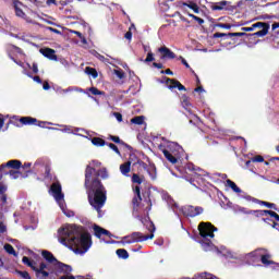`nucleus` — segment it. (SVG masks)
<instances>
[{"label":"nucleus","instance_id":"obj_53","mask_svg":"<svg viewBox=\"0 0 279 279\" xmlns=\"http://www.w3.org/2000/svg\"><path fill=\"white\" fill-rule=\"evenodd\" d=\"M96 58H97L98 60H100V62H105L106 64L110 63V61H109L106 57H104L102 54H100V53H97V54H96Z\"/></svg>","mask_w":279,"mask_h":279},{"label":"nucleus","instance_id":"obj_15","mask_svg":"<svg viewBox=\"0 0 279 279\" xmlns=\"http://www.w3.org/2000/svg\"><path fill=\"white\" fill-rule=\"evenodd\" d=\"M158 51H159V53L162 54L160 57L161 60H167V58L169 60L175 59V53L173 51H171V49L167 48L166 46L158 48Z\"/></svg>","mask_w":279,"mask_h":279},{"label":"nucleus","instance_id":"obj_22","mask_svg":"<svg viewBox=\"0 0 279 279\" xmlns=\"http://www.w3.org/2000/svg\"><path fill=\"white\" fill-rule=\"evenodd\" d=\"M56 265H57V269H60L62 274H71V271H73V267L62 262H57Z\"/></svg>","mask_w":279,"mask_h":279},{"label":"nucleus","instance_id":"obj_61","mask_svg":"<svg viewBox=\"0 0 279 279\" xmlns=\"http://www.w3.org/2000/svg\"><path fill=\"white\" fill-rule=\"evenodd\" d=\"M226 36H228V34H226V33H216V34H214V38H223Z\"/></svg>","mask_w":279,"mask_h":279},{"label":"nucleus","instance_id":"obj_32","mask_svg":"<svg viewBox=\"0 0 279 279\" xmlns=\"http://www.w3.org/2000/svg\"><path fill=\"white\" fill-rule=\"evenodd\" d=\"M270 210H248V215H256V217H267Z\"/></svg>","mask_w":279,"mask_h":279},{"label":"nucleus","instance_id":"obj_25","mask_svg":"<svg viewBox=\"0 0 279 279\" xmlns=\"http://www.w3.org/2000/svg\"><path fill=\"white\" fill-rule=\"evenodd\" d=\"M33 271H35L36 278H38V279H47V278H49V271L40 270V269H38V266H35Z\"/></svg>","mask_w":279,"mask_h":279},{"label":"nucleus","instance_id":"obj_57","mask_svg":"<svg viewBox=\"0 0 279 279\" xmlns=\"http://www.w3.org/2000/svg\"><path fill=\"white\" fill-rule=\"evenodd\" d=\"M265 158L263 156H256L252 159V162H264Z\"/></svg>","mask_w":279,"mask_h":279},{"label":"nucleus","instance_id":"obj_46","mask_svg":"<svg viewBox=\"0 0 279 279\" xmlns=\"http://www.w3.org/2000/svg\"><path fill=\"white\" fill-rule=\"evenodd\" d=\"M260 205L266 206V208H272V210H278V208H276V204H274V203H268V202L262 201Z\"/></svg>","mask_w":279,"mask_h":279},{"label":"nucleus","instance_id":"obj_64","mask_svg":"<svg viewBox=\"0 0 279 279\" xmlns=\"http://www.w3.org/2000/svg\"><path fill=\"white\" fill-rule=\"evenodd\" d=\"M59 279H75L74 276H62Z\"/></svg>","mask_w":279,"mask_h":279},{"label":"nucleus","instance_id":"obj_5","mask_svg":"<svg viewBox=\"0 0 279 279\" xmlns=\"http://www.w3.org/2000/svg\"><path fill=\"white\" fill-rule=\"evenodd\" d=\"M198 232L203 239L201 245L205 252H209L213 250V242L210 239H215V232H217V228L213 226L210 222H201L198 225Z\"/></svg>","mask_w":279,"mask_h":279},{"label":"nucleus","instance_id":"obj_27","mask_svg":"<svg viewBox=\"0 0 279 279\" xmlns=\"http://www.w3.org/2000/svg\"><path fill=\"white\" fill-rule=\"evenodd\" d=\"M131 167H132L131 161H126V162L122 163L120 166V171H121L122 175H128V173H130V171H131Z\"/></svg>","mask_w":279,"mask_h":279},{"label":"nucleus","instance_id":"obj_43","mask_svg":"<svg viewBox=\"0 0 279 279\" xmlns=\"http://www.w3.org/2000/svg\"><path fill=\"white\" fill-rule=\"evenodd\" d=\"M85 73H87V75H92V77H94V80H96V77H98V75H99L97 73V70H95L93 68H86Z\"/></svg>","mask_w":279,"mask_h":279},{"label":"nucleus","instance_id":"obj_13","mask_svg":"<svg viewBox=\"0 0 279 279\" xmlns=\"http://www.w3.org/2000/svg\"><path fill=\"white\" fill-rule=\"evenodd\" d=\"M140 167H142V169H144V171H146V173L149 175L150 180L155 181L157 180L158 175L156 172V166L154 163H145V162H141Z\"/></svg>","mask_w":279,"mask_h":279},{"label":"nucleus","instance_id":"obj_26","mask_svg":"<svg viewBox=\"0 0 279 279\" xmlns=\"http://www.w3.org/2000/svg\"><path fill=\"white\" fill-rule=\"evenodd\" d=\"M226 5H230V2L222 0L220 2H217L215 4L211 5V10L214 11H221V10H226Z\"/></svg>","mask_w":279,"mask_h":279},{"label":"nucleus","instance_id":"obj_59","mask_svg":"<svg viewBox=\"0 0 279 279\" xmlns=\"http://www.w3.org/2000/svg\"><path fill=\"white\" fill-rule=\"evenodd\" d=\"M8 227L3 222L0 221V233L3 234V232H7Z\"/></svg>","mask_w":279,"mask_h":279},{"label":"nucleus","instance_id":"obj_11","mask_svg":"<svg viewBox=\"0 0 279 279\" xmlns=\"http://www.w3.org/2000/svg\"><path fill=\"white\" fill-rule=\"evenodd\" d=\"M159 83L166 84L169 90H173V88H178V90H186V87H184V85H182L179 81H175L173 78L163 77V80L159 81Z\"/></svg>","mask_w":279,"mask_h":279},{"label":"nucleus","instance_id":"obj_55","mask_svg":"<svg viewBox=\"0 0 279 279\" xmlns=\"http://www.w3.org/2000/svg\"><path fill=\"white\" fill-rule=\"evenodd\" d=\"M217 27H220L221 29H232V25L223 23L217 24Z\"/></svg>","mask_w":279,"mask_h":279},{"label":"nucleus","instance_id":"obj_60","mask_svg":"<svg viewBox=\"0 0 279 279\" xmlns=\"http://www.w3.org/2000/svg\"><path fill=\"white\" fill-rule=\"evenodd\" d=\"M8 191V186H5L3 183H0V195H3Z\"/></svg>","mask_w":279,"mask_h":279},{"label":"nucleus","instance_id":"obj_24","mask_svg":"<svg viewBox=\"0 0 279 279\" xmlns=\"http://www.w3.org/2000/svg\"><path fill=\"white\" fill-rule=\"evenodd\" d=\"M20 123L22 125H35V123H38V120L32 117H22L20 118Z\"/></svg>","mask_w":279,"mask_h":279},{"label":"nucleus","instance_id":"obj_21","mask_svg":"<svg viewBox=\"0 0 279 279\" xmlns=\"http://www.w3.org/2000/svg\"><path fill=\"white\" fill-rule=\"evenodd\" d=\"M41 256L45 258V260H47V263H56V265L58 264V259L56 256H53V253L49 251H43Z\"/></svg>","mask_w":279,"mask_h":279},{"label":"nucleus","instance_id":"obj_30","mask_svg":"<svg viewBox=\"0 0 279 279\" xmlns=\"http://www.w3.org/2000/svg\"><path fill=\"white\" fill-rule=\"evenodd\" d=\"M71 90L72 93H83L84 95H87V97H89V99H93L94 101H97V98L93 97L90 95V93L80 88V87H75V86H71Z\"/></svg>","mask_w":279,"mask_h":279},{"label":"nucleus","instance_id":"obj_44","mask_svg":"<svg viewBox=\"0 0 279 279\" xmlns=\"http://www.w3.org/2000/svg\"><path fill=\"white\" fill-rule=\"evenodd\" d=\"M187 15L190 16V19H193L194 21H196V23H198V25H204V19L196 16L193 13H189Z\"/></svg>","mask_w":279,"mask_h":279},{"label":"nucleus","instance_id":"obj_45","mask_svg":"<svg viewBox=\"0 0 279 279\" xmlns=\"http://www.w3.org/2000/svg\"><path fill=\"white\" fill-rule=\"evenodd\" d=\"M7 51H14L15 53H23V50L21 48L14 46V45H9L7 48Z\"/></svg>","mask_w":279,"mask_h":279},{"label":"nucleus","instance_id":"obj_14","mask_svg":"<svg viewBox=\"0 0 279 279\" xmlns=\"http://www.w3.org/2000/svg\"><path fill=\"white\" fill-rule=\"evenodd\" d=\"M162 199L165 202H167L169 208H171V210L174 213V215H178V210H180V205H178V203H175V201H173L171 198V195H169V193L165 192L162 194Z\"/></svg>","mask_w":279,"mask_h":279},{"label":"nucleus","instance_id":"obj_1","mask_svg":"<svg viewBox=\"0 0 279 279\" xmlns=\"http://www.w3.org/2000/svg\"><path fill=\"white\" fill-rule=\"evenodd\" d=\"M57 238L61 245L73 247L75 254H86L93 247V238L90 233L84 230V227L76 225H63L58 229Z\"/></svg>","mask_w":279,"mask_h":279},{"label":"nucleus","instance_id":"obj_28","mask_svg":"<svg viewBox=\"0 0 279 279\" xmlns=\"http://www.w3.org/2000/svg\"><path fill=\"white\" fill-rule=\"evenodd\" d=\"M2 175H10L11 180H19V178H21V172L16 170H10L9 172L3 170Z\"/></svg>","mask_w":279,"mask_h":279},{"label":"nucleus","instance_id":"obj_17","mask_svg":"<svg viewBox=\"0 0 279 279\" xmlns=\"http://www.w3.org/2000/svg\"><path fill=\"white\" fill-rule=\"evenodd\" d=\"M40 54L45 58H48V60H58V57L56 56V50L51 48H41Z\"/></svg>","mask_w":279,"mask_h":279},{"label":"nucleus","instance_id":"obj_10","mask_svg":"<svg viewBox=\"0 0 279 279\" xmlns=\"http://www.w3.org/2000/svg\"><path fill=\"white\" fill-rule=\"evenodd\" d=\"M49 193L53 196L57 204H62V202H64V193H62V185L60 183H52Z\"/></svg>","mask_w":279,"mask_h":279},{"label":"nucleus","instance_id":"obj_37","mask_svg":"<svg viewBox=\"0 0 279 279\" xmlns=\"http://www.w3.org/2000/svg\"><path fill=\"white\" fill-rule=\"evenodd\" d=\"M267 34H269V25H266L259 32L254 33V36L263 38V36H267Z\"/></svg>","mask_w":279,"mask_h":279},{"label":"nucleus","instance_id":"obj_9","mask_svg":"<svg viewBox=\"0 0 279 279\" xmlns=\"http://www.w3.org/2000/svg\"><path fill=\"white\" fill-rule=\"evenodd\" d=\"M204 213V207L202 206H193V205H186L183 207H179L178 214H175L178 217L180 215H184V217H199Z\"/></svg>","mask_w":279,"mask_h":279},{"label":"nucleus","instance_id":"obj_23","mask_svg":"<svg viewBox=\"0 0 279 279\" xmlns=\"http://www.w3.org/2000/svg\"><path fill=\"white\" fill-rule=\"evenodd\" d=\"M58 205H59L60 209L62 210L63 215H65V217H69V218L75 217V213H73V210L66 208V203H64V201L62 203H59Z\"/></svg>","mask_w":279,"mask_h":279},{"label":"nucleus","instance_id":"obj_50","mask_svg":"<svg viewBox=\"0 0 279 279\" xmlns=\"http://www.w3.org/2000/svg\"><path fill=\"white\" fill-rule=\"evenodd\" d=\"M156 59L154 58V52H151V51H149L148 53H147V57H146V59L144 60V62H154Z\"/></svg>","mask_w":279,"mask_h":279},{"label":"nucleus","instance_id":"obj_6","mask_svg":"<svg viewBox=\"0 0 279 279\" xmlns=\"http://www.w3.org/2000/svg\"><path fill=\"white\" fill-rule=\"evenodd\" d=\"M185 169L186 171H192L193 173L191 174V177L189 175L182 177L183 180H186V182H190V184H192V186H195V189H198V186H202V183L204 182V178L208 175V172L202 168H196L195 165L193 163H187Z\"/></svg>","mask_w":279,"mask_h":279},{"label":"nucleus","instance_id":"obj_42","mask_svg":"<svg viewBox=\"0 0 279 279\" xmlns=\"http://www.w3.org/2000/svg\"><path fill=\"white\" fill-rule=\"evenodd\" d=\"M104 228L95 225L94 226V234L95 236H97V239H101V234H104V231H102Z\"/></svg>","mask_w":279,"mask_h":279},{"label":"nucleus","instance_id":"obj_51","mask_svg":"<svg viewBox=\"0 0 279 279\" xmlns=\"http://www.w3.org/2000/svg\"><path fill=\"white\" fill-rule=\"evenodd\" d=\"M132 182H134V184H143V180H141V177H138V174H133Z\"/></svg>","mask_w":279,"mask_h":279},{"label":"nucleus","instance_id":"obj_54","mask_svg":"<svg viewBox=\"0 0 279 279\" xmlns=\"http://www.w3.org/2000/svg\"><path fill=\"white\" fill-rule=\"evenodd\" d=\"M267 25H269V24L264 23V22H257V23L253 24V29H256V27H262V29H263Z\"/></svg>","mask_w":279,"mask_h":279},{"label":"nucleus","instance_id":"obj_63","mask_svg":"<svg viewBox=\"0 0 279 279\" xmlns=\"http://www.w3.org/2000/svg\"><path fill=\"white\" fill-rule=\"evenodd\" d=\"M110 140L113 141V143H121V138H119V136L111 135Z\"/></svg>","mask_w":279,"mask_h":279},{"label":"nucleus","instance_id":"obj_16","mask_svg":"<svg viewBox=\"0 0 279 279\" xmlns=\"http://www.w3.org/2000/svg\"><path fill=\"white\" fill-rule=\"evenodd\" d=\"M218 252L219 254H222V256H226V258H233L234 260H239L241 258V255L228 250L226 246H222Z\"/></svg>","mask_w":279,"mask_h":279},{"label":"nucleus","instance_id":"obj_8","mask_svg":"<svg viewBox=\"0 0 279 279\" xmlns=\"http://www.w3.org/2000/svg\"><path fill=\"white\" fill-rule=\"evenodd\" d=\"M246 258L247 259H250V258H260V262L266 267H268V265L274 264V262L271 260V254H269V252L265 248H257V250L246 254Z\"/></svg>","mask_w":279,"mask_h":279},{"label":"nucleus","instance_id":"obj_62","mask_svg":"<svg viewBox=\"0 0 279 279\" xmlns=\"http://www.w3.org/2000/svg\"><path fill=\"white\" fill-rule=\"evenodd\" d=\"M161 74H162V75H173V71H171L170 69L162 70V71H161Z\"/></svg>","mask_w":279,"mask_h":279},{"label":"nucleus","instance_id":"obj_2","mask_svg":"<svg viewBox=\"0 0 279 279\" xmlns=\"http://www.w3.org/2000/svg\"><path fill=\"white\" fill-rule=\"evenodd\" d=\"M102 180H108V170L102 168L95 172V168L87 166L85 170V186L87 189L88 202L95 210L98 213V217H101V208L106 205V187L101 184Z\"/></svg>","mask_w":279,"mask_h":279},{"label":"nucleus","instance_id":"obj_36","mask_svg":"<svg viewBox=\"0 0 279 279\" xmlns=\"http://www.w3.org/2000/svg\"><path fill=\"white\" fill-rule=\"evenodd\" d=\"M116 254L119 258H122L123 260L130 258V253H128L125 248L117 250Z\"/></svg>","mask_w":279,"mask_h":279},{"label":"nucleus","instance_id":"obj_7","mask_svg":"<svg viewBox=\"0 0 279 279\" xmlns=\"http://www.w3.org/2000/svg\"><path fill=\"white\" fill-rule=\"evenodd\" d=\"M33 173L43 175L47 180L51 175V166L45 158L37 159L33 165Z\"/></svg>","mask_w":279,"mask_h":279},{"label":"nucleus","instance_id":"obj_40","mask_svg":"<svg viewBox=\"0 0 279 279\" xmlns=\"http://www.w3.org/2000/svg\"><path fill=\"white\" fill-rule=\"evenodd\" d=\"M184 5H186V8H190V10H193L195 14H199V7L196 3L190 2V3H184Z\"/></svg>","mask_w":279,"mask_h":279},{"label":"nucleus","instance_id":"obj_48","mask_svg":"<svg viewBox=\"0 0 279 279\" xmlns=\"http://www.w3.org/2000/svg\"><path fill=\"white\" fill-rule=\"evenodd\" d=\"M108 147L112 149V151L117 153L118 156H121V151L119 150V147H117V145H114L113 143H109Z\"/></svg>","mask_w":279,"mask_h":279},{"label":"nucleus","instance_id":"obj_39","mask_svg":"<svg viewBox=\"0 0 279 279\" xmlns=\"http://www.w3.org/2000/svg\"><path fill=\"white\" fill-rule=\"evenodd\" d=\"M4 251L7 254H11V256H19V254L14 250V246H12L11 244H4Z\"/></svg>","mask_w":279,"mask_h":279},{"label":"nucleus","instance_id":"obj_19","mask_svg":"<svg viewBox=\"0 0 279 279\" xmlns=\"http://www.w3.org/2000/svg\"><path fill=\"white\" fill-rule=\"evenodd\" d=\"M22 5L23 4L19 0L13 1V8L15 10L16 16L20 19H25V12H23V9H21Z\"/></svg>","mask_w":279,"mask_h":279},{"label":"nucleus","instance_id":"obj_4","mask_svg":"<svg viewBox=\"0 0 279 279\" xmlns=\"http://www.w3.org/2000/svg\"><path fill=\"white\" fill-rule=\"evenodd\" d=\"M141 221L148 230V232H150V234L144 235L142 232H133L130 235L123 236L120 243L123 245H131L132 243H143V241H149L154 239V233L156 232V226L154 222L149 220V217L142 219Z\"/></svg>","mask_w":279,"mask_h":279},{"label":"nucleus","instance_id":"obj_18","mask_svg":"<svg viewBox=\"0 0 279 279\" xmlns=\"http://www.w3.org/2000/svg\"><path fill=\"white\" fill-rule=\"evenodd\" d=\"M9 58L11 60H13L15 62V64H17L19 66H22L23 70V74L24 75H27V77H33L32 74H29V72H27V69H32V65H29V63H22V62H19L16 61V59H14V57H12V53L9 52Z\"/></svg>","mask_w":279,"mask_h":279},{"label":"nucleus","instance_id":"obj_34","mask_svg":"<svg viewBox=\"0 0 279 279\" xmlns=\"http://www.w3.org/2000/svg\"><path fill=\"white\" fill-rule=\"evenodd\" d=\"M133 125H143L145 123V116H137L131 119Z\"/></svg>","mask_w":279,"mask_h":279},{"label":"nucleus","instance_id":"obj_47","mask_svg":"<svg viewBox=\"0 0 279 279\" xmlns=\"http://www.w3.org/2000/svg\"><path fill=\"white\" fill-rule=\"evenodd\" d=\"M114 75H117V77L119 80H123V77H125V73L123 72V70L118 69V70H113Z\"/></svg>","mask_w":279,"mask_h":279},{"label":"nucleus","instance_id":"obj_56","mask_svg":"<svg viewBox=\"0 0 279 279\" xmlns=\"http://www.w3.org/2000/svg\"><path fill=\"white\" fill-rule=\"evenodd\" d=\"M46 29H48V32H52V34H59L62 35V32L58 31L57 28H53L51 26H47Z\"/></svg>","mask_w":279,"mask_h":279},{"label":"nucleus","instance_id":"obj_49","mask_svg":"<svg viewBox=\"0 0 279 279\" xmlns=\"http://www.w3.org/2000/svg\"><path fill=\"white\" fill-rule=\"evenodd\" d=\"M88 90L92 95H104V92L99 90L97 87H90Z\"/></svg>","mask_w":279,"mask_h":279},{"label":"nucleus","instance_id":"obj_52","mask_svg":"<svg viewBox=\"0 0 279 279\" xmlns=\"http://www.w3.org/2000/svg\"><path fill=\"white\" fill-rule=\"evenodd\" d=\"M17 274L23 279H32V276H29V272H27V271H17Z\"/></svg>","mask_w":279,"mask_h":279},{"label":"nucleus","instance_id":"obj_20","mask_svg":"<svg viewBox=\"0 0 279 279\" xmlns=\"http://www.w3.org/2000/svg\"><path fill=\"white\" fill-rule=\"evenodd\" d=\"M134 193H135V197L133 198V206H134L133 208H134V210H136V207L143 201V198L141 197V187L135 186Z\"/></svg>","mask_w":279,"mask_h":279},{"label":"nucleus","instance_id":"obj_31","mask_svg":"<svg viewBox=\"0 0 279 279\" xmlns=\"http://www.w3.org/2000/svg\"><path fill=\"white\" fill-rule=\"evenodd\" d=\"M219 279L217 276L208 272H201L198 275H195L194 279Z\"/></svg>","mask_w":279,"mask_h":279},{"label":"nucleus","instance_id":"obj_3","mask_svg":"<svg viewBox=\"0 0 279 279\" xmlns=\"http://www.w3.org/2000/svg\"><path fill=\"white\" fill-rule=\"evenodd\" d=\"M162 141L163 143L159 144L158 149L162 151L168 162H171V165H177L178 160H181V158L184 156V148H182V146L175 142L166 141L165 137H162Z\"/></svg>","mask_w":279,"mask_h":279},{"label":"nucleus","instance_id":"obj_12","mask_svg":"<svg viewBox=\"0 0 279 279\" xmlns=\"http://www.w3.org/2000/svg\"><path fill=\"white\" fill-rule=\"evenodd\" d=\"M21 160H9L7 163H2L0 166V180H3V171H5V169H21Z\"/></svg>","mask_w":279,"mask_h":279},{"label":"nucleus","instance_id":"obj_29","mask_svg":"<svg viewBox=\"0 0 279 279\" xmlns=\"http://www.w3.org/2000/svg\"><path fill=\"white\" fill-rule=\"evenodd\" d=\"M92 142V145L95 147H104L106 145V141H104L101 137H93L88 138Z\"/></svg>","mask_w":279,"mask_h":279},{"label":"nucleus","instance_id":"obj_33","mask_svg":"<svg viewBox=\"0 0 279 279\" xmlns=\"http://www.w3.org/2000/svg\"><path fill=\"white\" fill-rule=\"evenodd\" d=\"M227 186L233 190V193H242L243 191L241 187H238L236 183H234L232 180H227Z\"/></svg>","mask_w":279,"mask_h":279},{"label":"nucleus","instance_id":"obj_41","mask_svg":"<svg viewBox=\"0 0 279 279\" xmlns=\"http://www.w3.org/2000/svg\"><path fill=\"white\" fill-rule=\"evenodd\" d=\"M60 132H62L63 134H75L76 136H83L82 134H77V133L73 132V129H71V126H66V125H64L63 129L60 130Z\"/></svg>","mask_w":279,"mask_h":279},{"label":"nucleus","instance_id":"obj_35","mask_svg":"<svg viewBox=\"0 0 279 279\" xmlns=\"http://www.w3.org/2000/svg\"><path fill=\"white\" fill-rule=\"evenodd\" d=\"M53 90L57 95H66L68 93H72L71 86L68 88H62L61 86L53 87Z\"/></svg>","mask_w":279,"mask_h":279},{"label":"nucleus","instance_id":"obj_58","mask_svg":"<svg viewBox=\"0 0 279 279\" xmlns=\"http://www.w3.org/2000/svg\"><path fill=\"white\" fill-rule=\"evenodd\" d=\"M113 117H116V119L119 123H121V121H123V116L120 112H114Z\"/></svg>","mask_w":279,"mask_h":279},{"label":"nucleus","instance_id":"obj_38","mask_svg":"<svg viewBox=\"0 0 279 279\" xmlns=\"http://www.w3.org/2000/svg\"><path fill=\"white\" fill-rule=\"evenodd\" d=\"M22 263H24V265H27V267H31V269H33V270L36 267V262L31 260L29 257H27V256H24L22 258Z\"/></svg>","mask_w":279,"mask_h":279}]
</instances>
